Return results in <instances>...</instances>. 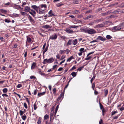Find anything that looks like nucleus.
Wrapping results in <instances>:
<instances>
[{"label": "nucleus", "instance_id": "f257e3e1", "mask_svg": "<svg viewBox=\"0 0 124 124\" xmlns=\"http://www.w3.org/2000/svg\"><path fill=\"white\" fill-rule=\"evenodd\" d=\"M121 29L119 25L117 26H114L112 28V31L113 32L117 31Z\"/></svg>", "mask_w": 124, "mask_h": 124}, {"label": "nucleus", "instance_id": "f03ea898", "mask_svg": "<svg viewBox=\"0 0 124 124\" xmlns=\"http://www.w3.org/2000/svg\"><path fill=\"white\" fill-rule=\"evenodd\" d=\"M86 32L89 34H94L96 32L94 29H89L86 31Z\"/></svg>", "mask_w": 124, "mask_h": 124}, {"label": "nucleus", "instance_id": "7ed1b4c3", "mask_svg": "<svg viewBox=\"0 0 124 124\" xmlns=\"http://www.w3.org/2000/svg\"><path fill=\"white\" fill-rule=\"evenodd\" d=\"M65 31L67 33H71L74 32L73 30L70 28H66Z\"/></svg>", "mask_w": 124, "mask_h": 124}, {"label": "nucleus", "instance_id": "20e7f679", "mask_svg": "<svg viewBox=\"0 0 124 124\" xmlns=\"http://www.w3.org/2000/svg\"><path fill=\"white\" fill-rule=\"evenodd\" d=\"M45 60H46V63H50L53 62L54 60V59L52 57L48 59H45Z\"/></svg>", "mask_w": 124, "mask_h": 124}, {"label": "nucleus", "instance_id": "39448f33", "mask_svg": "<svg viewBox=\"0 0 124 124\" xmlns=\"http://www.w3.org/2000/svg\"><path fill=\"white\" fill-rule=\"evenodd\" d=\"M39 12V13L40 14H45L46 12V11L45 9L44 10H42L39 7L38 8Z\"/></svg>", "mask_w": 124, "mask_h": 124}, {"label": "nucleus", "instance_id": "423d86ee", "mask_svg": "<svg viewBox=\"0 0 124 124\" xmlns=\"http://www.w3.org/2000/svg\"><path fill=\"white\" fill-rule=\"evenodd\" d=\"M57 35L56 34H55L54 35H53L50 36L49 37V39L52 40H55L57 38Z\"/></svg>", "mask_w": 124, "mask_h": 124}, {"label": "nucleus", "instance_id": "0eeeda50", "mask_svg": "<svg viewBox=\"0 0 124 124\" xmlns=\"http://www.w3.org/2000/svg\"><path fill=\"white\" fill-rule=\"evenodd\" d=\"M96 39L97 40H100L101 41H105L106 40V39L105 38H104L101 36H98V37Z\"/></svg>", "mask_w": 124, "mask_h": 124}, {"label": "nucleus", "instance_id": "6e6552de", "mask_svg": "<svg viewBox=\"0 0 124 124\" xmlns=\"http://www.w3.org/2000/svg\"><path fill=\"white\" fill-rule=\"evenodd\" d=\"M29 21L32 23H35L34 20L32 19L30 15H29V17H28Z\"/></svg>", "mask_w": 124, "mask_h": 124}, {"label": "nucleus", "instance_id": "1a4fd4ad", "mask_svg": "<svg viewBox=\"0 0 124 124\" xmlns=\"http://www.w3.org/2000/svg\"><path fill=\"white\" fill-rule=\"evenodd\" d=\"M53 11L51 10H50L48 12V14L49 15L48 16V17H49L52 16H54V15L53 13Z\"/></svg>", "mask_w": 124, "mask_h": 124}, {"label": "nucleus", "instance_id": "9d476101", "mask_svg": "<svg viewBox=\"0 0 124 124\" xmlns=\"http://www.w3.org/2000/svg\"><path fill=\"white\" fill-rule=\"evenodd\" d=\"M42 28L44 29H48L49 28H51V27L49 25L46 24L43 25L42 26Z\"/></svg>", "mask_w": 124, "mask_h": 124}, {"label": "nucleus", "instance_id": "9b49d317", "mask_svg": "<svg viewBox=\"0 0 124 124\" xmlns=\"http://www.w3.org/2000/svg\"><path fill=\"white\" fill-rule=\"evenodd\" d=\"M104 27V25L103 24H100L96 25L95 27L96 28H102Z\"/></svg>", "mask_w": 124, "mask_h": 124}, {"label": "nucleus", "instance_id": "f8f14e48", "mask_svg": "<svg viewBox=\"0 0 124 124\" xmlns=\"http://www.w3.org/2000/svg\"><path fill=\"white\" fill-rule=\"evenodd\" d=\"M93 16L92 15H90L87 16L86 17L84 18L85 20H87L89 18H93Z\"/></svg>", "mask_w": 124, "mask_h": 124}, {"label": "nucleus", "instance_id": "ddd939ff", "mask_svg": "<svg viewBox=\"0 0 124 124\" xmlns=\"http://www.w3.org/2000/svg\"><path fill=\"white\" fill-rule=\"evenodd\" d=\"M30 8L28 6H26L25 8L24 11L26 12H29L30 10Z\"/></svg>", "mask_w": 124, "mask_h": 124}, {"label": "nucleus", "instance_id": "4468645a", "mask_svg": "<svg viewBox=\"0 0 124 124\" xmlns=\"http://www.w3.org/2000/svg\"><path fill=\"white\" fill-rule=\"evenodd\" d=\"M40 7L42 8H44L45 10L47 8V6L46 4H41L40 5Z\"/></svg>", "mask_w": 124, "mask_h": 124}, {"label": "nucleus", "instance_id": "2eb2a0df", "mask_svg": "<svg viewBox=\"0 0 124 124\" xmlns=\"http://www.w3.org/2000/svg\"><path fill=\"white\" fill-rule=\"evenodd\" d=\"M108 91L107 89H104V97H106L107 96L108 94Z\"/></svg>", "mask_w": 124, "mask_h": 124}, {"label": "nucleus", "instance_id": "dca6fc26", "mask_svg": "<svg viewBox=\"0 0 124 124\" xmlns=\"http://www.w3.org/2000/svg\"><path fill=\"white\" fill-rule=\"evenodd\" d=\"M46 93V92H44L42 93H38V95L39 97H40L41 96L44 95Z\"/></svg>", "mask_w": 124, "mask_h": 124}, {"label": "nucleus", "instance_id": "f3484780", "mask_svg": "<svg viewBox=\"0 0 124 124\" xmlns=\"http://www.w3.org/2000/svg\"><path fill=\"white\" fill-rule=\"evenodd\" d=\"M36 65V64L35 62H33L31 67V69H34Z\"/></svg>", "mask_w": 124, "mask_h": 124}, {"label": "nucleus", "instance_id": "a211bd4d", "mask_svg": "<svg viewBox=\"0 0 124 124\" xmlns=\"http://www.w3.org/2000/svg\"><path fill=\"white\" fill-rule=\"evenodd\" d=\"M121 29H123L124 28V22L122 23H121L119 24Z\"/></svg>", "mask_w": 124, "mask_h": 124}, {"label": "nucleus", "instance_id": "6ab92c4d", "mask_svg": "<svg viewBox=\"0 0 124 124\" xmlns=\"http://www.w3.org/2000/svg\"><path fill=\"white\" fill-rule=\"evenodd\" d=\"M102 21V20L101 19L96 20H94V22L95 23H98L99 22H101Z\"/></svg>", "mask_w": 124, "mask_h": 124}, {"label": "nucleus", "instance_id": "aec40b11", "mask_svg": "<svg viewBox=\"0 0 124 124\" xmlns=\"http://www.w3.org/2000/svg\"><path fill=\"white\" fill-rule=\"evenodd\" d=\"M27 38V41L28 43H30L31 42V39L30 38L28 37V36H26Z\"/></svg>", "mask_w": 124, "mask_h": 124}, {"label": "nucleus", "instance_id": "412c9836", "mask_svg": "<svg viewBox=\"0 0 124 124\" xmlns=\"http://www.w3.org/2000/svg\"><path fill=\"white\" fill-rule=\"evenodd\" d=\"M74 59L73 56H71L68 58L67 60V62H70L72 59Z\"/></svg>", "mask_w": 124, "mask_h": 124}, {"label": "nucleus", "instance_id": "4be33fe9", "mask_svg": "<svg viewBox=\"0 0 124 124\" xmlns=\"http://www.w3.org/2000/svg\"><path fill=\"white\" fill-rule=\"evenodd\" d=\"M71 75L73 77H75L76 76L77 74L75 72H73L71 73Z\"/></svg>", "mask_w": 124, "mask_h": 124}, {"label": "nucleus", "instance_id": "5701e85b", "mask_svg": "<svg viewBox=\"0 0 124 124\" xmlns=\"http://www.w3.org/2000/svg\"><path fill=\"white\" fill-rule=\"evenodd\" d=\"M66 52V51H65V50H60L59 51V53L61 54H62L65 53Z\"/></svg>", "mask_w": 124, "mask_h": 124}, {"label": "nucleus", "instance_id": "b1692460", "mask_svg": "<svg viewBox=\"0 0 124 124\" xmlns=\"http://www.w3.org/2000/svg\"><path fill=\"white\" fill-rule=\"evenodd\" d=\"M72 41V40H71V39L69 40L67 44V46H68V45H71V42Z\"/></svg>", "mask_w": 124, "mask_h": 124}, {"label": "nucleus", "instance_id": "393cba45", "mask_svg": "<svg viewBox=\"0 0 124 124\" xmlns=\"http://www.w3.org/2000/svg\"><path fill=\"white\" fill-rule=\"evenodd\" d=\"M41 70H40L38 72L39 74H40L41 75H44L45 74V73H42L41 71Z\"/></svg>", "mask_w": 124, "mask_h": 124}, {"label": "nucleus", "instance_id": "a878e982", "mask_svg": "<svg viewBox=\"0 0 124 124\" xmlns=\"http://www.w3.org/2000/svg\"><path fill=\"white\" fill-rule=\"evenodd\" d=\"M41 121V119L40 117H39L38 119V121L37 123V124H40Z\"/></svg>", "mask_w": 124, "mask_h": 124}, {"label": "nucleus", "instance_id": "bb28decb", "mask_svg": "<svg viewBox=\"0 0 124 124\" xmlns=\"http://www.w3.org/2000/svg\"><path fill=\"white\" fill-rule=\"evenodd\" d=\"M85 66V65H83V66L79 67L77 69V70L79 71H80L81 70L84 68V66Z\"/></svg>", "mask_w": 124, "mask_h": 124}, {"label": "nucleus", "instance_id": "cd10ccee", "mask_svg": "<svg viewBox=\"0 0 124 124\" xmlns=\"http://www.w3.org/2000/svg\"><path fill=\"white\" fill-rule=\"evenodd\" d=\"M59 108V105H58L57 106L56 108H55V110L54 111V114L55 115L58 109Z\"/></svg>", "mask_w": 124, "mask_h": 124}, {"label": "nucleus", "instance_id": "c85d7f7f", "mask_svg": "<svg viewBox=\"0 0 124 124\" xmlns=\"http://www.w3.org/2000/svg\"><path fill=\"white\" fill-rule=\"evenodd\" d=\"M100 108L101 110H102L103 109H104V108L103 105L100 103H99Z\"/></svg>", "mask_w": 124, "mask_h": 124}, {"label": "nucleus", "instance_id": "c756f323", "mask_svg": "<svg viewBox=\"0 0 124 124\" xmlns=\"http://www.w3.org/2000/svg\"><path fill=\"white\" fill-rule=\"evenodd\" d=\"M26 115H25V114H24L23 116L22 117V119L23 120H25V119H26Z\"/></svg>", "mask_w": 124, "mask_h": 124}, {"label": "nucleus", "instance_id": "7c9ffc66", "mask_svg": "<svg viewBox=\"0 0 124 124\" xmlns=\"http://www.w3.org/2000/svg\"><path fill=\"white\" fill-rule=\"evenodd\" d=\"M80 13V11L79 10H77L73 11V13L74 14H78Z\"/></svg>", "mask_w": 124, "mask_h": 124}, {"label": "nucleus", "instance_id": "2f4dec72", "mask_svg": "<svg viewBox=\"0 0 124 124\" xmlns=\"http://www.w3.org/2000/svg\"><path fill=\"white\" fill-rule=\"evenodd\" d=\"M8 90L7 88H4L3 90V93H6L7 92Z\"/></svg>", "mask_w": 124, "mask_h": 124}, {"label": "nucleus", "instance_id": "473e14b6", "mask_svg": "<svg viewBox=\"0 0 124 124\" xmlns=\"http://www.w3.org/2000/svg\"><path fill=\"white\" fill-rule=\"evenodd\" d=\"M106 38L108 39H111L112 37L110 35H107L106 36Z\"/></svg>", "mask_w": 124, "mask_h": 124}, {"label": "nucleus", "instance_id": "72a5a7b5", "mask_svg": "<svg viewBox=\"0 0 124 124\" xmlns=\"http://www.w3.org/2000/svg\"><path fill=\"white\" fill-rule=\"evenodd\" d=\"M49 118V116L47 114L46 115L44 116V118L45 120L46 119Z\"/></svg>", "mask_w": 124, "mask_h": 124}, {"label": "nucleus", "instance_id": "f704fd0d", "mask_svg": "<svg viewBox=\"0 0 124 124\" xmlns=\"http://www.w3.org/2000/svg\"><path fill=\"white\" fill-rule=\"evenodd\" d=\"M117 113V111H113L112 112L111 116H113Z\"/></svg>", "mask_w": 124, "mask_h": 124}, {"label": "nucleus", "instance_id": "c9c22d12", "mask_svg": "<svg viewBox=\"0 0 124 124\" xmlns=\"http://www.w3.org/2000/svg\"><path fill=\"white\" fill-rule=\"evenodd\" d=\"M78 26L71 25L70 26V28H78Z\"/></svg>", "mask_w": 124, "mask_h": 124}, {"label": "nucleus", "instance_id": "e433bc0d", "mask_svg": "<svg viewBox=\"0 0 124 124\" xmlns=\"http://www.w3.org/2000/svg\"><path fill=\"white\" fill-rule=\"evenodd\" d=\"M95 78V77L94 75L93 77L90 80V82H91V83L92 84L93 81L94 79Z\"/></svg>", "mask_w": 124, "mask_h": 124}, {"label": "nucleus", "instance_id": "4c0bfd02", "mask_svg": "<svg viewBox=\"0 0 124 124\" xmlns=\"http://www.w3.org/2000/svg\"><path fill=\"white\" fill-rule=\"evenodd\" d=\"M53 94L54 95L56 93V89L55 88H54L53 89Z\"/></svg>", "mask_w": 124, "mask_h": 124}, {"label": "nucleus", "instance_id": "58836bf2", "mask_svg": "<svg viewBox=\"0 0 124 124\" xmlns=\"http://www.w3.org/2000/svg\"><path fill=\"white\" fill-rule=\"evenodd\" d=\"M84 50L85 49L84 48H82L80 49V50H79V51L80 52H84L85 51Z\"/></svg>", "mask_w": 124, "mask_h": 124}, {"label": "nucleus", "instance_id": "ea45409f", "mask_svg": "<svg viewBox=\"0 0 124 124\" xmlns=\"http://www.w3.org/2000/svg\"><path fill=\"white\" fill-rule=\"evenodd\" d=\"M31 7L35 10L36 9L38 8V7L35 5H32L31 6Z\"/></svg>", "mask_w": 124, "mask_h": 124}, {"label": "nucleus", "instance_id": "a19ab883", "mask_svg": "<svg viewBox=\"0 0 124 124\" xmlns=\"http://www.w3.org/2000/svg\"><path fill=\"white\" fill-rule=\"evenodd\" d=\"M21 14L23 15L26 16L27 15V13L23 12H21Z\"/></svg>", "mask_w": 124, "mask_h": 124}, {"label": "nucleus", "instance_id": "79ce46f5", "mask_svg": "<svg viewBox=\"0 0 124 124\" xmlns=\"http://www.w3.org/2000/svg\"><path fill=\"white\" fill-rule=\"evenodd\" d=\"M4 21L5 22L8 23L10 22V20H8L7 19H5Z\"/></svg>", "mask_w": 124, "mask_h": 124}, {"label": "nucleus", "instance_id": "37998d69", "mask_svg": "<svg viewBox=\"0 0 124 124\" xmlns=\"http://www.w3.org/2000/svg\"><path fill=\"white\" fill-rule=\"evenodd\" d=\"M19 112L20 113V115L21 116L23 115V114L24 113V111H23L21 110H20V111Z\"/></svg>", "mask_w": 124, "mask_h": 124}, {"label": "nucleus", "instance_id": "c03bdc74", "mask_svg": "<svg viewBox=\"0 0 124 124\" xmlns=\"http://www.w3.org/2000/svg\"><path fill=\"white\" fill-rule=\"evenodd\" d=\"M73 41V44L74 45H75L77 44V39H75Z\"/></svg>", "mask_w": 124, "mask_h": 124}, {"label": "nucleus", "instance_id": "a18cd8bd", "mask_svg": "<svg viewBox=\"0 0 124 124\" xmlns=\"http://www.w3.org/2000/svg\"><path fill=\"white\" fill-rule=\"evenodd\" d=\"M92 58V57L90 56L89 57H86L85 58V60H88L91 59Z\"/></svg>", "mask_w": 124, "mask_h": 124}, {"label": "nucleus", "instance_id": "49530a36", "mask_svg": "<svg viewBox=\"0 0 124 124\" xmlns=\"http://www.w3.org/2000/svg\"><path fill=\"white\" fill-rule=\"evenodd\" d=\"M61 99L60 98H58L57 101V103H60L61 101Z\"/></svg>", "mask_w": 124, "mask_h": 124}, {"label": "nucleus", "instance_id": "de8ad7c7", "mask_svg": "<svg viewBox=\"0 0 124 124\" xmlns=\"http://www.w3.org/2000/svg\"><path fill=\"white\" fill-rule=\"evenodd\" d=\"M95 82H94L93 83V85L92 84V88H93V90H94V88L95 87Z\"/></svg>", "mask_w": 124, "mask_h": 124}, {"label": "nucleus", "instance_id": "09e8293b", "mask_svg": "<svg viewBox=\"0 0 124 124\" xmlns=\"http://www.w3.org/2000/svg\"><path fill=\"white\" fill-rule=\"evenodd\" d=\"M117 4H114L109 5L108 6V7H112L114 6L115 5H116Z\"/></svg>", "mask_w": 124, "mask_h": 124}, {"label": "nucleus", "instance_id": "8fccbe9b", "mask_svg": "<svg viewBox=\"0 0 124 124\" xmlns=\"http://www.w3.org/2000/svg\"><path fill=\"white\" fill-rule=\"evenodd\" d=\"M119 7L121 8H123L124 7V2H122Z\"/></svg>", "mask_w": 124, "mask_h": 124}, {"label": "nucleus", "instance_id": "3c124183", "mask_svg": "<svg viewBox=\"0 0 124 124\" xmlns=\"http://www.w3.org/2000/svg\"><path fill=\"white\" fill-rule=\"evenodd\" d=\"M30 79H36V80H37V78H36L34 76H31L30 77Z\"/></svg>", "mask_w": 124, "mask_h": 124}, {"label": "nucleus", "instance_id": "603ef678", "mask_svg": "<svg viewBox=\"0 0 124 124\" xmlns=\"http://www.w3.org/2000/svg\"><path fill=\"white\" fill-rule=\"evenodd\" d=\"M33 106L34 109L35 110H36L37 108V105L35 103L34 104Z\"/></svg>", "mask_w": 124, "mask_h": 124}, {"label": "nucleus", "instance_id": "864d4df0", "mask_svg": "<svg viewBox=\"0 0 124 124\" xmlns=\"http://www.w3.org/2000/svg\"><path fill=\"white\" fill-rule=\"evenodd\" d=\"M119 12L118 11L116 10L112 12V13L113 14H117Z\"/></svg>", "mask_w": 124, "mask_h": 124}, {"label": "nucleus", "instance_id": "5fc2aeb1", "mask_svg": "<svg viewBox=\"0 0 124 124\" xmlns=\"http://www.w3.org/2000/svg\"><path fill=\"white\" fill-rule=\"evenodd\" d=\"M94 23H95V22H94V21L90 23H89V25H92L94 24Z\"/></svg>", "mask_w": 124, "mask_h": 124}, {"label": "nucleus", "instance_id": "6e6d98bb", "mask_svg": "<svg viewBox=\"0 0 124 124\" xmlns=\"http://www.w3.org/2000/svg\"><path fill=\"white\" fill-rule=\"evenodd\" d=\"M64 93H63L62 92H61V93L60 94V96H61L62 97V99L63 98L64 96Z\"/></svg>", "mask_w": 124, "mask_h": 124}, {"label": "nucleus", "instance_id": "4d7b16f0", "mask_svg": "<svg viewBox=\"0 0 124 124\" xmlns=\"http://www.w3.org/2000/svg\"><path fill=\"white\" fill-rule=\"evenodd\" d=\"M64 93H63L62 92H61V93L60 94V96H61L62 97V99L63 98L64 96Z\"/></svg>", "mask_w": 124, "mask_h": 124}, {"label": "nucleus", "instance_id": "13d9d810", "mask_svg": "<svg viewBox=\"0 0 124 124\" xmlns=\"http://www.w3.org/2000/svg\"><path fill=\"white\" fill-rule=\"evenodd\" d=\"M23 106L25 108H27V105L26 103H24Z\"/></svg>", "mask_w": 124, "mask_h": 124}, {"label": "nucleus", "instance_id": "bf43d9fd", "mask_svg": "<svg viewBox=\"0 0 124 124\" xmlns=\"http://www.w3.org/2000/svg\"><path fill=\"white\" fill-rule=\"evenodd\" d=\"M2 95L4 97V96L6 97H8V95L6 93H4L2 94Z\"/></svg>", "mask_w": 124, "mask_h": 124}, {"label": "nucleus", "instance_id": "052dcab7", "mask_svg": "<svg viewBox=\"0 0 124 124\" xmlns=\"http://www.w3.org/2000/svg\"><path fill=\"white\" fill-rule=\"evenodd\" d=\"M46 45V42L43 45V48L42 49H43V50H44V49L45 48Z\"/></svg>", "mask_w": 124, "mask_h": 124}, {"label": "nucleus", "instance_id": "680f3d73", "mask_svg": "<svg viewBox=\"0 0 124 124\" xmlns=\"http://www.w3.org/2000/svg\"><path fill=\"white\" fill-rule=\"evenodd\" d=\"M22 84H18L17 86V87L18 88H20L21 87H22Z\"/></svg>", "mask_w": 124, "mask_h": 124}, {"label": "nucleus", "instance_id": "e2e57ef3", "mask_svg": "<svg viewBox=\"0 0 124 124\" xmlns=\"http://www.w3.org/2000/svg\"><path fill=\"white\" fill-rule=\"evenodd\" d=\"M65 55H62L61 57V59H60V60H62L63 59H64L65 57Z\"/></svg>", "mask_w": 124, "mask_h": 124}, {"label": "nucleus", "instance_id": "0e129e2a", "mask_svg": "<svg viewBox=\"0 0 124 124\" xmlns=\"http://www.w3.org/2000/svg\"><path fill=\"white\" fill-rule=\"evenodd\" d=\"M94 94L95 95H97L99 93L96 90H94Z\"/></svg>", "mask_w": 124, "mask_h": 124}, {"label": "nucleus", "instance_id": "69168bd1", "mask_svg": "<svg viewBox=\"0 0 124 124\" xmlns=\"http://www.w3.org/2000/svg\"><path fill=\"white\" fill-rule=\"evenodd\" d=\"M119 116V115H118L115 116L114 117L113 119H117L118 118Z\"/></svg>", "mask_w": 124, "mask_h": 124}, {"label": "nucleus", "instance_id": "338daca9", "mask_svg": "<svg viewBox=\"0 0 124 124\" xmlns=\"http://www.w3.org/2000/svg\"><path fill=\"white\" fill-rule=\"evenodd\" d=\"M62 5H63V4H61V3H58V5H56V6L57 7H60V6H61Z\"/></svg>", "mask_w": 124, "mask_h": 124}, {"label": "nucleus", "instance_id": "774afa93", "mask_svg": "<svg viewBox=\"0 0 124 124\" xmlns=\"http://www.w3.org/2000/svg\"><path fill=\"white\" fill-rule=\"evenodd\" d=\"M48 46H49V45L48 44L47 45V46H46V48L45 49V50L46 51H47V50L48 48Z\"/></svg>", "mask_w": 124, "mask_h": 124}]
</instances>
